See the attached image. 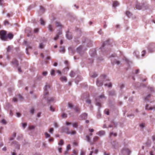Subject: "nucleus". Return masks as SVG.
Listing matches in <instances>:
<instances>
[{"instance_id":"nucleus-52","label":"nucleus","mask_w":155,"mask_h":155,"mask_svg":"<svg viewBox=\"0 0 155 155\" xmlns=\"http://www.w3.org/2000/svg\"><path fill=\"white\" fill-rule=\"evenodd\" d=\"M12 13L11 14H10V13H8L7 14V16L8 17H9L10 16H12Z\"/></svg>"},{"instance_id":"nucleus-19","label":"nucleus","mask_w":155,"mask_h":155,"mask_svg":"<svg viewBox=\"0 0 155 155\" xmlns=\"http://www.w3.org/2000/svg\"><path fill=\"white\" fill-rule=\"evenodd\" d=\"M90 75L91 77L93 78H95L97 77V74H96L95 73H94L93 74H90Z\"/></svg>"},{"instance_id":"nucleus-17","label":"nucleus","mask_w":155,"mask_h":155,"mask_svg":"<svg viewBox=\"0 0 155 155\" xmlns=\"http://www.w3.org/2000/svg\"><path fill=\"white\" fill-rule=\"evenodd\" d=\"M9 24V22L7 20H5L4 21V24L5 25H8Z\"/></svg>"},{"instance_id":"nucleus-25","label":"nucleus","mask_w":155,"mask_h":155,"mask_svg":"<svg viewBox=\"0 0 155 155\" xmlns=\"http://www.w3.org/2000/svg\"><path fill=\"white\" fill-rule=\"evenodd\" d=\"M44 45L42 43H41L39 45V47L40 48H41V49L43 48H44Z\"/></svg>"},{"instance_id":"nucleus-10","label":"nucleus","mask_w":155,"mask_h":155,"mask_svg":"<svg viewBox=\"0 0 155 155\" xmlns=\"http://www.w3.org/2000/svg\"><path fill=\"white\" fill-rule=\"evenodd\" d=\"M148 104H147L146 106V107H145V109L146 110H153V109H154L155 108V107H150L149 108H148Z\"/></svg>"},{"instance_id":"nucleus-18","label":"nucleus","mask_w":155,"mask_h":155,"mask_svg":"<svg viewBox=\"0 0 155 155\" xmlns=\"http://www.w3.org/2000/svg\"><path fill=\"white\" fill-rule=\"evenodd\" d=\"M48 28L50 31H53L52 26L51 25H48Z\"/></svg>"},{"instance_id":"nucleus-23","label":"nucleus","mask_w":155,"mask_h":155,"mask_svg":"<svg viewBox=\"0 0 155 155\" xmlns=\"http://www.w3.org/2000/svg\"><path fill=\"white\" fill-rule=\"evenodd\" d=\"M74 110L76 112H80V109L78 107H76L74 108Z\"/></svg>"},{"instance_id":"nucleus-49","label":"nucleus","mask_w":155,"mask_h":155,"mask_svg":"<svg viewBox=\"0 0 155 155\" xmlns=\"http://www.w3.org/2000/svg\"><path fill=\"white\" fill-rule=\"evenodd\" d=\"M54 127H58V125L57 123H56V122L54 123Z\"/></svg>"},{"instance_id":"nucleus-42","label":"nucleus","mask_w":155,"mask_h":155,"mask_svg":"<svg viewBox=\"0 0 155 155\" xmlns=\"http://www.w3.org/2000/svg\"><path fill=\"white\" fill-rule=\"evenodd\" d=\"M34 127H35L34 126H30L29 127V129L31 130V129H34Z\"/></svg>"},{"instance_id":"nucleus-34","label":"nucleus","mask_w":155,"mask_h":155,"mask_svg":"<svg viewBox=\"0 0 155 155\" xmlns=\"http://www.w3.org/2000/svg\"><path fill=\"white\" fill-rule=\"evenodd\" d=\"M130 14V12L129 11H127L126 12V15L128 16V17H129Z\"/></svg>"},{"instance_id":"nucleus-4","label":"nucleus","mask_w":155,"mask_h":155,"mask_svg":"<svg viewBox=\"0 0 155 155\" xmlns=\"http://www.w3.org/2000/svg\"><path fill=\"white\" fill-rule=\"evenodd\" d=\"M61 131L62 132H65L68 134H69L70 133L69 128L67 127H63L61 128Z\"/></svg>"},{"instance_id":"nucleus-48","label":"nucleus","mask_w":155,"mask_h":155,"mask_svg":"<svg viewBox=\"0 0 155 155\" xmlns=\"http://www.w3.org/2000/svg\"><path fill=\"white\" fill-rule=\"evenodd\" d=\"M18 97L20 98V99L21 101H22V100L23 97H22V96L20 94H19L18 95Z\"/></svg>"},{"instance_id":"nucleus-8","label":"nucleus","mask_w":155,"mask_h":155,"mask_svg":"<svg viewBox=\"0 0 155 155\" xmlns=\"http://www.w3.org/2000/svg\"><path fill=\"white\" fill-rule=\"evenodd\" d=\"M12 63L16 66H17L18 65V61L16 59H13L12 61Z\"/></svg>"},{"instance_id":"nucleus-30","label":"nucleus","mask_w":155,"mask_h":155,"mask_svg":"<svg viewBox=\"0 0 155 155\" xmlns=\"http://www.w3.org/2000/svg\"><path fill=\"white\" fill-rule=\"evenodd\" d=\"M45 137H50V135L48 134L47 132H45Z\"/></svg>"},{"instance_id":"nucleus-28","label":"nucleus","mask_w":155,"mask_h":155,"mask_svg":"<svg viewBox=\"0 0 155 155\" xmlns=\"http://www.w3.org/2000/svg\"><path fill=\"white\" fill-rule=\"evenodd\" d=\"M76 132L75 130H73L71 132H70V134H71L72 135L75 134H76Z\"/></svg>"},{"instance_id":"nucleus-1","label":"nucleus","mask_w":155,"mask_h":155,"mask_svg":"<svg viewBox=\"0 0 155 155\" xmlns=\"http://www.w3.org/2000/svg\"><path fill=\"white\" fill-rule=\"evenodd\" d=\"M106 76L105 75H101L97 80L96 84L97 86H101L103 85V81H104Z\"/></svg>"},{"instance_id":"nucleus-24","label":"nucleus","mask_w":155,"mask_h":155,"mask_svg":"<svg viewBox=\"0 0 155 155\" xmlns=\"http://www.w3.org/2000/svg\"><path fill=\"white\" fill-rule=\"evenodd\" d=\"M105 86H107L109 87H111L112 86V84H111V83H110L108 84H105Z\"/></svg>"},{"instance_id":"nucleus-41","label":"nucleus","mask_w":155,"mask_h":155,"mask_svg":"<svg viewBox=\"0 0 155 155\" xmlns=\"http://www.w3.org/2000/svg\"><path fill=\"white\" fill-rule=\"evenodd\" d=\"M11 47L10 46L8 47L7 48V50L8 52L11 49Z\"/></svg>"},{"instance_id":"nucleus-33","label":"nucleus","mask_w":155,"mask_h":155,"mask_svg":"<svg viewBox=\"0 0 155 155\" xmlns=\"http://www.w3.org/2000/svg\"><path fill=\"white\" fill-rule=\"evenodd\" d=\"M74 73L73 72V71H71L70 73V76L71 77H73L74 76Z\"/></svg>"},{"instance_id":"nucleus-7","label":"nucleus","mask_w":155,"mask_h":155,"mask_svg":"<svg viewBox=\"0 0 155 155\" xmlns=\"http://www.w3.org/2000/svg\"><path fill=\"white\" fill-rule=\"evenodd\" d=\"M50 86L49 85H46L45 86V91L44 94V97L45 98L46 97V96H46L47 95H48V92L47 91V89L48 88H50Z\"/></svg>"},{"instance_id":"nucleus-54","label":"nucleus","mask_w":155,"mask_h":155,"mask_svg":"<svg viewBox=\"0 0 155 155\" xmlns=\"http://www.w3.org/2000/svg\"><path fill=\"white\" fill-rule=\"evenodd\" d=\"M47 74V72L46 71L43 72L42 73V74L43 75L45 76Z\"/></svg>"},{"instance_id":"nucleus-16","label":"nucleus","mask_w":155,"mask_h":155,"mask_svg":"<svg viewBox=\"0 0 155 155\" xmlns=\"http://www.w3.org/2000/svg\"><path fill=\"white\" fill-rule=\"evenodd\" d=\"M99 139V138L97 136H95L93 138V141L95 142L97 141Z\"/></svg>"},{"instance_id":"nucleus-43","label":"nucleus","mask_w":155,"mask_h":155,"mask_svg":"<svg viewBox=\"0 0 155 155\" xmlns=\"http://www.w3.org/2000/svg\"><path fill=\"white\" fill-rule=\"evenodd\" d=\"M73 106V105L72 104H71L70 103H68V107H69L70 108H72Z\"/></svg>"},{"instance_id":"nucleus-14","label":"nucleus","mask_w":155,"mask_h":155,"mask_svg":"<svg viewBox=\"0 0 155 155\" xmlns=\"http://www.w3.org/2000/svg\"><path fill=\"white\" fill-rule=\"evenodd\" d=\"M58 35H57L54 38V39L55 40H57L59 38V35L61 34L62 33L61 31H60L58 33Z\"/></svg>"},{"instance_id":"nucleus-60","label":"nucleus","mask_w":155,"mask_h":155,"mask_svg":"<svg viewBox=\"0 0 155 155\" xmlns=\"http://www.w3.org/2000/svg\"><path fill=\"white\" fill-rule=\"evenodd\" d=\"M139 71L140 70L139 69L137 70L136 71L135 74H137L139 72Z\"/></svg>"},{"instance_id":"nucleus-3","label":"nucleus","mask_w":155,"mask_h":155,"mask_svg":"<svg viewBox=\"0 0 155 155\" xmlns=\"http://www.w3.org/2000/svg\"><path fill=\"white\" fill-rule=\"evenodd\" d=\"M130 152V150L127 148L123 149L121 151V153L123 155H129Z\"/></svg>"},{"instance_id":"nucleus-40","label":"nucleus","mask_w":155,"mask_h":155,"mask_svg":"<svg viewBox=\"0 0 155 155\" xmlns=\"http://www.w3.org/2000/svg\"><path fill=\"white\" fill-rule=\"evenodd\" d=\"M30 111L32 114H33L34 111V108H32L30 110Z\"/></svg>"},{"instance_id":"nucleus-13","label":"nucleus","mask_w":155,"mask_h":155,"mask_svg":"<svg viewBox=\"0 0 155 155\" xmlns=\"http://www.w3.org/2000/svg\"><path fill=\"white\" fill-rule=\"evenodd\" d=\"M105 132L104 131L102 130L98 132V134L100 136H101L104 134Z\"/></svg>"},{"instance_id":"nucleus-51","label":"nucleus","mask_w":155,"mask_h":155,"mask_svg":"<svg viewBox=\"0 0 155 155\" xmlns=\"http://www.w3.org/2000/svg\"><path fill=\"white\" fill-rule=\"evenodd\" d=\"M145 124L144 123H142L140 124V127H141L142 128L143 127H144Z\"/></svg>"},{"instance_id":"nucleus-64","label":"nucleus","mask_w":155,"mask_h":155,"mask_svg":"<svg viewBox=\"0 0 155 155\" xmlns=\"http://www.w3.org/2000/svg\"><path fill=\"white\" fill-rule=\"evenodd\" d=\"M83 116L85 117H87V114L85 113H84L82 115Z\"/></svg>"},{"instance_id":"nucleus-5","label":"nucleus","mask_w":155,"mask_h":155,"mask_svg":"<svg viewBox=\"0 0 155 155\" xmlns=\"http://www.w3.org/2000/svg\"><path fill=\"white\" fill-rule=\"evenodd\" d=\"M92 133H90L89 135H87L86 136V140H87L88 142H90L91 144H93V143H92L91 141V138L90 137V136H92Z\"/></svg>"},{"instance_id":"nucleus-21","label":"nucleus","mask_w":155,"mask_h":155,"mask_svg":"<svg viewBox=\"0 0 155 155\" xmlns=\"http://www.w3.org/2000/svg\"><path fill=\"white\" fill-rule=\"evenodd\" d=\"M40 23L41 25H44L45 24V22L43 20L42 18H41L40 19Z\"/></svg>"},{"instance_id":"nucleus-47","label":"nucleus","mask_w":155,"mask_h":155,"mask_svg":"<svg viewBox=\"0 0 155 155\" xmlns=\"http://www.w3.org/2000/svg\"><path fill=\"white\" fill-rule=\"evenodd\" d=\"M71 149V146L70 144H68V145L67 146V150H68Z\"/></svg>"},{"instance_id":"nucleus-55","label":"nucleus","mask_w":155,"mask_h":155,"mask_svg":"<svg viewBox=\"0 0 155 155\" xmlns=\"http://www.w3.org/2000/svg\"><path fill=\"white\" fill-rule=\"evenodd\" d=\"M16 115H17V116L18 117H20L21 115V114L19 113H16Z\"/></svg>"},{"instance_id":"nucleus-27","label":"nucleus","mask_w":155,"mask_h":155,"mask_svg":"<svg viewBox=\"0 0 155 155\" xmlns=\"http://www.w3.org/2000/svg\"><path fill=\"white\" fill-rule=\"evenodd\" d=\"M73 126L74 127H77L78 126V123H74L72 124Z\"/></svg>"},{"instance_id":"nucleus-37","label":"nucleus","mask_w":155,"mask_h":155,"mask_svg":"<svg viewBox=\"0 0 155 155\" xmlns=\"http://www.w3.org/2000/svg\"><path fill=\"white\" fill-rule=\"evenodd\" d=\"M39 31V29L38 28H36L34 30V32L35 33H37Z\"/></svg>"},{"instance_id":"nucleus-11","label":"nucleus","mask_w":155,"mask_h":155,"mask_svg":"<svg viewBox=\"0 0 155 155\" xmlns=\"http://www.w3.org/2000/svg\"><path fill=\"white\" fill-rule=\"evenodd\" d=\"M119 5V3L117 1H114L113 2V6L114 7H116V6Z\"/></svg>"},{"instance_id":"nucleus-56","label":"nucleus","mask_w":155,"mask_h":155,"mask_svg":"<svg viewBox=\"0 0 155 155\" xmlns=\"http://www.w3.org/2000/svg\"><path fill=\"white\" fill-rule=\"evenodd\" d=\"M115 63L117 64H120V62L119 61L116 60Z\"/></svg>"},{"instance_id":"nucleus-59","label":"nucleus","mask_w":155,"mask_h":155,"mask_svg":"<svg viewBox=\"0 0 155 155\" xmlns=\"http://www.w3.org/2000/svg\"><path fill=\"white\" fill-rule=\"evenodd\" d=\"M152 139L154 141L155 140V135H154L152 136Z\"/></svg>"},{"instance_id":"nucleus-58","label":"nucleus","mask_w":155,"mask_h":155,"mask_svg":"<svg viewBox=\"0 0 155 155\" xmlns=\"http://www.w3.org/2000/svg\"><path fill=\"white\" fill-rule=\"evenodd\" d=\"M104 97V94L101 95L99 97V98H102Z\"/></svg>"},{"instance_id":"nucleus-62","label":"nucleus","mask_w":155,"mask_h":155,"mask_svg":"<svg viewBox=\"0 0 155 155\" xmlns=\"http://www.w3.org/2000/svg\"><path fill=\"white\" fill-rule=\"evenodd\" d=\"M82 48V46H80L78 48L77 50L78 51L80 50V49H81Z\"/></svg>"},{"instance_id":"nucleus-45","label":"nucleus","mask_w":155,"mask_h":155,"mask_svg":"<svg viewBox=\"0 0 155 155\" xmlns=\"http://www.w3.org/2000/svg\"><path fill=\"white\" fill-rule=\"evenodd\" d=\"M1 122L2 123H3V124H6V121L4 119L2 120Z\"/></svg>"},{"instance_id":"nucleus-9","label":"nucleus","mask_w":155,"mask_h":155,"mask_svg":"<svg viewBox=\"0 0 155 155\" xmlns=\"http://www.w3.org/2000/svg\"><path fill=\"white\" fill-rule=\"evenodd\" d=\"M60 80L62 81H64L65 82L67 81V79L66 78L65 76L61 77L60 78Z\"/></svg>"},{"instance_id":"nucleus-50","label":"nucleus","mask_w":155,"mask_h":155,"mask_svg":"<svg viewBox=\"0 0 155 155\" xmlns=\"http://www.w3.org/2000/svg\"><path fill=\"white\" fill-rule=\"evenodd\" d=\"M81 155H85V152L83 151H81L80 154Z\"/></svg>"},{"instance_id":"nucleus-44","label":"nucleus","mask_w":155,"mask_h":155,"mask_svg":"<svg viewBox=\"0 0 155 155\" xmlns=\"http://www.w3.org/2000/svg\"><path fill=\"white\" fill-rule=\"evenodd\" d=\"M150 95L149 94L147 97L145 98V101H148V98L150 96Z\"/></svg>"},{"instance_id":"nucleus-53","label":"nucleus","mask_w":155,"mask_h":155,"mask_svg":"<svg viewBox=\"0 0 155 155\" xmlns=\"http://www.w3.org/2000/svg\"><path fill=\"white\" fill-rule=\"evenodd\" d=\"M66 124L67 125H70L71 124V123L70 122H66Z\"/></svg>"},{"instance_id":"nucleus-6","label":"nucleus","mask_w":155,"mask_h":155,"mask_svg":"<svg viewBox=\"0 0 155 155\" xmlns=\"http://www.w3.org/2000/svg\"><path fill=\"white\" fill-rule=\"evenodd\" d=\"M14 35L11 33H9L7 35V41L8 39H9L10 40L12 39Z\"/></svg>"},{"instance_id":"nucleus-22","label":"nucleus","mask_w":155,"mask_h":155,"mask_svg":"<svg viewBox=\"0 0 155 155\" xmlns=\"http://www.w3.org/2000/svg\"><path fill=\"white\" fill-rule=\"evenodd\" d=\"M55 25L56 27L61 26V24L60 22H55Z\"/></svg>"},{"instance_id":"nucleus-12","label":"nucleus","mask_w":155,"mask_h":155,"mask_svg":"<svg viewBox=\"0 0 155 155\" xmlns=\"http://www.w3.org/2000/svg\"><path fill=\"white\" fill-rule=\"evenodd\" d=\"M68 39H71L72 38V35L69 33H68L66 35Z\"/></svg>"},{"instance_id":"nucleus-32","label":"nucleus","mask_w":155,"mask_h":155,"mask_svg":"<svg viewBox=\"0 0 155 155\" xmlns=\"http://www.w3.org/2000/svg\"><path fill=\"white\" fill-rule=\"evenodd\" d=\"M48 101H54V98H50L48 99Z\"/></svg>"},{"instance_id":"nucleus-63","label":"nucleus","mask_w":155,"mask_h":155,"mask_svg":"<svg viewBox=\"0 0 155 155\" xmlns=\"http://www.w3.org/2000/svg\"><path fill=\"white\" fill-rule=\"evenodd\" d=\"M87 102L89 103V104H91V101L90 100H87L86 101Z\"/></svg>"},{"instance_id":"nucleus-38","label":"nucleus","mask_w":155,"mask_h":155,"mask_svg":"<svg viewBox=\"0 0 155 155\" xmlns=\"http://www.w3.org/2000/svg\"><path fill=\"white\" fill-rule=\"evenodd\" d=\"M53 130H54V129H53V128H51L50 129H49V132L51 133H53Z\"/></svg>"},{"instance_id":"nucleus-39","label":"nucleus","mask_w":155,"mask_h":155,"mask_svg":"<svg viewBox=\"0 0 155 155\" xmlns=\"http://www.w3.org/2000/svg\"><path fill=\"white\" fill-rule=\"evenodd\" d=\"M50 110L52 111H54V108L51 106L50 107Z\"/></svg>"},{"instance_id":"nucleus-36","label":"nucleus","mask_w":155,"mask_h":155,"mask_svg":"<svg viewBox=\"0 0 155 155\" xmlns=\"http://www.w3.org/2000/svg\"><path fill=\"white\" fill-rule=\"evenodd\" d=\"M54 70H52L51 71V75H54Z\"/></svg>"},{"instance_id":"nucleus-57","label":"nucleus","mask_w":155,"mask_h":155,"mask_svg":"<svg viewBox=\"0 0 155 155\" xmlns=\"http://www.w3.org/2000/svg\"><path fill=\"white\" fill-rule=\"evenodd\" d=\"M13 100L14 102H16L17 101V99L16 98L14 97L13 98Z\"/></svg>"},{"instance_id":"nucleus-46","label":"nucleus","mask_w":155,"mask_h":155,"mask_svg":"<svg viewBox=\"0 0 155 155\" xmlns=\"http://www.w3.org/2000/svg\"><path fill=\"white\" fill-rule=\"evenodd\" d=\"M146 53V51L145 50H143L142 51V55L143 56Z\"/></svg>"},{"instance_id":"nucleus-29","label":"nucleus","mask_w":155,"mask_h":155,"mask_svg":"<svg viewBox=\"0 0 155 155\" xmlns=\"http://www.w3.org/2000/svg\"><path fill=\"white\" fill-rule=\"evenodd\" d=\"M112 135H113L114 137H115L117 136V134L116 133H113L112 132L110 133V136H111Z\"/></svg>"},{"instance_id":"nucleus-31","label":"nucleus","mask_w":155,"mask_h":155,"mask_svg":"<svg viewBox=\"0 0 155 155\" xmlns=\"http://www.w3.org/2000/svg\"><path fill=\"white\" fill-rule=\"evenodd\" d=\"M105 114H107V115H108L109 114V111L107 109H106L105 110Z\"/></svg>"},{"instance_id":"nucleus-2","label":"nucleus","mask_w":155,"mask_h":155,"mask_svg":"<svg viewBox=\"0 0 155 155\" xmlns=\"http://www.w3.org/2000/svg\"><path fill=\"white\" fill-rule=\"evenodd\" d=\"M7 31L4 30L0 31V38L1 40L4 41H7Z\"/></svg>"},{"instance_id":"nucleus-26","label":"nucleus","mask_w":155,"mask_h":155,"mask_svg":"<svg viewBox=\"0 0 155 155\" xmlns=\"http://www.w3.org/2000/svg\"><path fill=\"white\" fill-rule=\"evenodd\" d=\"M61 116L63 118H65L67 117V115L63 113L62 114Z\"/></svg>"},{"instance_id":"nucleus-20","label":"nucleus","mask_w":155,"mask_h":155,"mask_svg":"<svg viewBox=\"0 0 155 155\" xmlns=\"http://www.w3.org/2000/svg\"><path fill=\"white\" fill-rule=\"evenodd\" d=\"M64 144V142L63 140H61L58 143V145H62Z\"/></svg>"},{"instance_id":"nucleus-61","label":"nucleus","mask_w":155,"mask_h":155,"mask_svg":"<svg viewBox=\"0 0 155 155\" xmlns=\"http://www.w3.org/2000/svg\"><path fill=\"white\" fill-rule=\"evenodd\" d=\"M58 150L60 153H61V152L62 148L61 147L59 148H58Z\"/></svg>"},{"instance_id":"nucleus-35","label":"nucleus","mask_w":155,"mask_h":155,"mask_svg":"<svg viewBox=\"0 0 155 155\" xmlns=\"http://www.w3.org/2000/svg\"><path fill=\"white\" fill-rule=\"evenodd\" d=\"M26 126H27V124L26 123H24L22 124V126L24 128H25Z\"/></svg>"},{"instance_id":"nucleus-15","label":"nucleus","mask_w":155,"mask_h":155,"mask_svg":"<svg viewBox=\"0 0 155 155\" xmlns=\"http://www.w3.org/2000/svg\"><path fill=\"white\" fill-rule=\"evenodd\" d=\"M136 8L137 9L140 10L142 8L141 6L139 4H137L136 5Z\"/></svg>"}]
</instances>
